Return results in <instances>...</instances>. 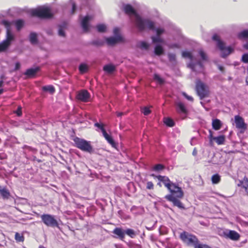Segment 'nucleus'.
I'll return each instance as SVG.
<instances>
[{
  "label": "nucleus",
  "mask_w": 248,
  "mask_h": 248,
  "mask_svg": "<svg viewBox=\"0 0 248 248\" xmlns=\"http://www.w3.org/2000/svg\"><path fill=\"white\" fill-rule=\"evenodd\" d=\"M124 13L128 15H134L135 16L136 26L140 31L146 29L154 31L155 30L154 22L147 19L141 18L136 13L133 7L130 4H126L124 6Z\"/></svg>",
  "instance_id": "f257e3e1"
},
{
  "label": "nucleus",
  "mask_w": 248,
  "mask_h": 248,
  "mask_svg": "<svg viewBox=\"0 0 248 248\" xmlns=\"http://www.w3.org/2000/svg\"><path fill=\"white\" fill-rule=\"evenodd\" d=\"M32 16L37 17L41 19H49L53 17L49 8L47 7H39L31 10Z\"/></svg>",
  "instance_id": "f03ea898"
},
{
  "label": "nucleus",
  "mask_w": 248,
  "mask_h": 248,
  "mask_svg": "<svg viewBox=\"0 0 248 248\" xmlns=\"http://www.w3.org/2000/svg\"><path fill=\"white\" fill-rule=\"evenodd\" d=\"M213 40L217 42V46L221 52V56L225 58L233 51V49L231 46H226L225 43L220 40L218 35L215 34L213 37Z\"/></svg>",
  "instance_id": "7ed1b4c3"
},
{
  "label": "nucleus",
  "mask_w": 248,
  "mask_h": 248,
  "mask_svg": "<svg viewBox=\"0 0 248 248\" xmlns=\"http://www.w3.org/2000/svg\"><path fill=\"white\" fill-rule=\"evenodd\" d=\"M181 239L188 246H193L195 248L200 244L197 237L186 232H184L180 234Z\"/></svg>",
  "instance_id": "20e7f679"
},
{
  "label": "nucleus",
  "mask_w": 248,
  "mask_h": 248,
  "mask_svg": "<svg viewBox=\"0 0 248 248\" xmlns=\"http://www.w3.org/2000/svg\"><path fill=\"white\" fill-rule=\"evenodd\" d=\"M195 88L196 92L201 99L209 96L210 92L208 86L200 79L196 80Z\"/></svg>",
  "instance_id": "39448f33"
},
{
  "label": "nucleus",
  "mask_w": 248,
  "mask_h": 248,
  "mask_svg": "<svg viewBox=\"0 0 248 248\" xmlns=\"http://www.w3.org/2000/svg\"><path fill=\"white\" fill-rule=\"evenodd\" d=\"M74 141L76 147L81 150L90 153L93 152V148L90 141L78 137L74 139Z\"/></svg>",
  "instance_id": "423d86ee"
},
{
  "label": "nucleus",
  "mask_w": 248,
  "mask_h": 248,
  "mask_svg": "<svg viewBox=\"0 0 248 248\" xmlns=\"http://www.w3.org/2000/svg\"><path fill=\"white\" fill-rule=\"evenodd\" d=\"M41 218L43 223L47 226L50 227H58L59 224L54 216L49 214H43Z\"/></svg>",
  "instance_id": "0eeeda50"
},
{
  "label": "nucleus",
  "mask_w": 248,
  "mask_h": 248,
  "mask_svg": "<svg viewBox=\"0 0 248 248\" xmlns=\"http://www.w3.org/2000/svg\"><path fill=\"white\" fill-rule=\"evenodd\" d=\"M223 235L225 238H229L233 241L238 240L240 236L236 232L228 230L223 232Z\"/></svg>",
  "instance_id": "6e6552de"
},
{
  "label": "nucleus",
  "mask_w": 248,
  "mask_h": 248,
  "mask_svg": "<svg viewBox=\"0 0 248 248\" xmlns=\"http://www.w3.org/2000/svg\"><path fill=\"white\" fill-rule=\"evenodd\" d=\"M234 120L237 128L243 130V131H241L242 132L246 130L247 128V124L245 123L243 119L241 117L236 115L234 117Z\"/></svg>",
  "instance_id": "1a4fd4ad"
},
{
  "label": "nucleus",
  "mask_w": 248,
  "mask_h": 248,
  "mask_svg": "<svg viewBox=\"0 0 248 248\" xmlns=\"http://www.w3.org/2000/svg\"><path fill=\"white\" fill-rule=\"evenodd\" d=\"M90 97V93L85 90L79 91L76 96V98L78 100L85 102H88L89 100Z\"/></svg>",
  "instance_id": "9d476101"
},
{
  "label": "nucleus",
  "mask_w": 248,
  "mask_h": 248,
  "mask_svg": "<svg viewBox=\"0 0 248 248\" xmlns=\"http://www.w3.org/2000/svg\"><path fill=\"white\" fill-rule=\"evenodd\" d=\"M209 139L210 143H212V140H215L218 145H221L224 143L225 140V137L224 135H220L219 136L215 137L213 136V132L211 131H209Z\"/></svg>",
  "instance_id": "9b49d317"
},
{
  "label": "nucleus",
  "mask_w": 248,
  "mask_h": 248,
  "mask_svg": "<svg viewBox=\"0 0 248 248\" xmlns=\"http://www.w3.org/2000/svg\"><path fill=\"white\" fill-rule=\"evenodd\" d=\"M165 198L168 201L171 202L174 206H176L180 209H185L183 203L180 202V201L176 198L173 195H167L166 196Z\"/></svg>",
  "instance_id": "f8f14e48"
},
{
  "label": "nucleus",
  "mask_w": 248,
  "mask_h": 248,
  "mask_svg": "<svg viewBox=\"0 0 248 248\" xmlns=\"http://www.w3.org/2000/svg\"><path fill=\"white\" fill-rule=\"evenodd\" d=\"M106 40L108 45L113 46L119 42H122L123 41V37L121 36L110 37L107 38Z\"/></svg>",
  "instance_id": "ddd939ff"
},
{
  "label": "nucleus",
  "mask_w": 248,
  "mask_h": 248,
  "mask_svg": "<svg viewBox=\"0 0 248 248\" xmlns=\"http://www.w3.org/2000/svg\"><path fill=\"white\" fill-rule=\"evenodd\" d=\"M92 17L89 16H86L81 21V27L85 32H87L89 29V21Z\"/></svg>",
  "instance_id": "4468645a"
},
{
  "label": "nucleus",
  "mask_w": 248,
  "mask_h": 248,
  "mask_svg": "<svg viewBox=\"0 0 248 248\" xmlns=\"http://www.w3.org/2000/svg\"><path fill=\"white\" fill-rule=\"evenodd\" d=\"M39 67H36L34 68L28 69L24 73V75L27 76L29 78L34 77L36 74L40 71Z\"/></svg>",
  "instance_id": "2eb2a0df"
},
{
  "label": "nucleus",
  "mask_w": 248,
  "mask_h": 248,
  "mask_svg": "<svg viewBox=\"0 0 248 248\" xmlns=\"http://www.w3.org/2000/svg\"><path fill=\"white\" fill-rule=\"evenodd\" d=\"M157 178L159 181L162 182L165 186H166L168 188H169V187L170 186V185L173 184L170 181L168 177L166 176L159 175L157 176Z\"/></svg>",
  "instance_id": "dca6fc26"
},
{
  "label": "nucleus",
  "mask_w": 248,
  "mask_h": 248,
  "mask_svg": "<svg viewBox=\"0 0 248 248\" xmlns=\"http://www.w3.org/2000/svg\"><path fill=\"white\" fill-rule=\"evenodd\" d=\"M14 40V36L11 32V31H6V39L3 41L10 46L12 41H13Z\"/></svg>",
  "instance_id": "f3484780"
},
{
  "label": "nucleus",
  "mask_w": 248,
  "mask_h": 248,
  "mask_svg": "<svg viewBox=\"0 0 248 248\" xmlns=\"http://www.w3.org/2000/svg\"><path fill=\"white\" fill-rule=\"evenodd\" d=\"M103 70L108 74H111L116 70V66L112 64H106L104 66Z\"/></svg>",
  "instance_id": "a211bd4d"
},
{
  "label": "nucleus",
  "mask_w": 248,
  "mask_h": 248,
  "mask_svg": "<svg viewBox=\"0 0 248 248\" xmlns=\"http://www.w3.org/2000/svg\"><path fill=\"white\" fill-rule=\"evenodd\" d=\"M113 233L116 235H117L118 237L121 240H123L125 236V231H124L122 229L120 228H115L113 231Z\"/></svg>",
  "instance_id": "6ab92c4d"
},
{
  "label": "nucleus",
  "mask_w": 248,
  "mask_h": 248,
  "mask_svg": "<svg viewBox=\"0 0 248 248\" xmlns=\"http://www.w3.org/2000/svg\"><path fill=\"white\" fill-rule=\"evenodd\" d=\"M103 135L105 139L108 141V142L111 144L113 147L114 146L115 142L111 136H110L106 131L105 130H103L102 132Z\"/></svg>",
  "instance_id": "aec40b11"
},
{
  "label": "nucleus",
  "mask_w": 248,
  "mask_h": 248,
  "mask_svg": "<svg viewBox=\"0 0 248 248\" xmlns=\"http://www.w3.org/2000/svg\"><path fill=\"white\" fill-rule=\"evenodd\" d=\"M42 90L44 92H48L50 94H53L55 92V88L52 85L44 86L42 87Z\"/></svg>",
  "instance_id": "412c9836"
},
{
  "label": "nucleus",
  "mask_w": 248,
  "mask_h": 248,
  "mask_svg": "<svg viewBox=\"0 0 248 248\" xmlns=\"http://www.w3.org/2000/svg\"><path fill=\"white\" fill-rule=\"evenodd\" d=\"M29 39L31 44H36L37 43V35L35 32H31L30 34Z\"/></svg>",
  "instance_id": "4be33fe9"
},
{
  "label": "nucleus",
  "mask_w": 248,
  "mask_h": 248,
  "mask_svg": "<svg viewBox=\"0 0 248 248\" xmlns=\"http://www.w3.org/2000/svg\"><path fill=\"white\" fill-rule=\"evenodd\" d=\"M0 193L4 198H8L10 196V193L5 188L2 187L0 186Z\"/></svg>",
  "instance_id": "5701e85b"
},
{
  "label": "nucleus",
  "mask_w": 248,
  "mask_h": 248,
  "mask_svg": "<svg viewBox=\"0 0 248 248\" xmlns=\"http://www.w3.org/2000/svg\"><path fill=\"white\" fill-rule=\"evenodd\" d=\"M212 126L215 130H219L221 126L220 121L218 119L213 120L212 122Z\"/></svg>",
  "instance_id": "b1692460"
},
{
  "label": "nucleus",
  "mask_w": 248,
  "mask_h": 248,
  "mask_svg": "<svg viewBox=\"0 0 248 248\" xmlns=\"http://www.w3.org/2000/svg\"><path fill=\"white\" fill-rule=\"evenodd\" d=\"M177 192L173 194H170V195H173L177 199H181L183 197L184 193L181 188H176Z\"/></svg>",
  "instance_id": "393cba45"
},
{
  "label": "nucleus",
  "mask_w": 248,
  "mask_h": 248,
  "mask_svg": "<svg viewBox=\"0 0 248 248\" xmlns=\"http://www.w3.org/2000/svg\"><path fill=\"white\" fill-rule=\"evenodd\" d=\"M163 47L160 45L156 46L155 48V55L160 56L163 53Z\"/></svg>",
  "instance_id": "a878e982"
},
{
  "label": "nucleus",
  "mask_w": 248,
  "mask_h": 248,
  "mask_svg": "<svg viewBox=\"0 0 248 248\" xmlns=\"http://www.w3.org/2000/svg\"><path fill=\"white\" fill-rule=\"evenodd\" d=\"M164 123L168 126L172 127L174 125V122L170 118H164Z\"/></svg>",
  "instance_id": "bb28decb"
},
{
  "label": "nucleus",
  "mask_w": 248,
  "mask_h": 248,
  "mask_svg": "<svg viewBox=\"0 0 248 248\" xmlns=\"http://www.w3.org/2000/svg\"><path fill=\"white\" fill-rule=\"evenodd\" d=\"M24 21L22 19H18L16 21L15 25L17 31H20L24 26Z\"/></svg>",
  "instance_id": "cd10ccee"
},
{
  "label": "nucleus",
  "mask_w": 248,
  "mask_h": 248,
  "mask_svg": "<svg viewBox=\"0 0 248 248\" xmlns=\"http://www.w3.org/2000/svg\"><path fill=\"white\" fill-rule=\"evenodd\" d=\"M211 180L213 184H218L220 181V176L217 174H214L212 176Z\"/></svg>",
  "instance_id": "c85d7f7f"
},
{
  "label": "nucleus",
  "mask_w": 248,
  "mask_h": 248,
  "mask_svg": "<svg viewBox=\"0 0 248 248\" xmlns=\"http://www.w3.org/2000/svg\"><path fill=\"white\" fill-rule=\"evenodd\" d=\"M238 37L240 39H247L248 38V30H244L240 32Z\"/></svg>",
  "instance_id": "c756f323"
},
{
  "label": "nucleus",
  "mask_w": 248,
  "mask_h": 248,
  "mask_svg": "<svg viewBox=\"0 0 248 248\" xmlns=\"http://www.w3.org/2000/svg\"><path fill=\"white\" fill-rule=\"evenodd\" d=\"M88 66L85 64L82 63L80 64V65L79 66V70L81 74H84L87 72L88 71Z\"/></svg>",
  "instance_id": "7c9ffc66"
},
{
  "label": "nucleus",
  "mask_w": 248,
  "mask_h": 248,
  "mask_svg": "<svg viewBox=\"0 0 248 248\" xmlns=\"http://www.w3.org/2000/svg\"><path fill=\"white\" fill-rule=\"evenodd\" d=\"M177 113L182 119H184L187 114V109H177Z\"/></svg>",
  "instance_id": "2f4dec72"
},
{
  "label": "nucleus",
  "mask_w": 248,
  "mask_h": 248,
  "mask_svg": "<svg viewBox=\"0 0 248 248\" xmlns=\"http://www.w3.org/2000/svg\"><path fill=\"white\" fill-rule=\"evenodd\" d=\"M125 231V233H126L127 235H128L131 238L134 237L136 235L135 232L132 229H128L126 231Z\"/></svg>",
  "instance_id": "473e14b6"
},
{
  "label": "nucleus",
  "mask_w": 248,
  "mask_h": 248,
  "mask_svg": "<svg viewBox=\"0 0 248 248\" xmlns=\"http://www.w3.org/2000/svg\"><path fill=\"white\" fill-rule=\"evenodd\" d=\"M9 47L4 42L0 43V52L5 51Z\"/></svg>",
  "instance_id": "72a5a7b5"
},
{
  "label": "nucleus",
  "mask_w": 248,
  "mask_h": 248,
  "mask_svg": "<svg viewBox=\"0 0 248 248\" xmlns=\"http://www.w3.org/2000/svg\"><path fill=\"white\" fill-rule=\"evenodd\" d=\"M176 188H180L176 186L174 184H172L169 187L168 189L170 191L171 194H173L177 192Z\"/></svg>",
  "instance_id": "f704fd0d"
},
{
  "label": "nucleus",
  "mask_w": 248,
  "mask_h": 248,
  "mask_svg": "<svg viewBox=\"0 0 248 248\" xmlns=\"http://www.w3.org/2000/svg\"><path fill=\"white\" fill-rule=\"evenodd\" d=\"M242 187L245 188L246 192L248 194V179L247 177H245L242 180Z\"/></svg>",
  "instance_id": "c9c22d12"
},
{
  "label": "nucleus",
  "mask_w": 248,
  "mask_h": 248,
  "mask_svg": "<svg viewBox=\"0 0 248 248\" xmlns=\"http://www.w3.org/2000/svg\"><path fill=\"white\" fill-rule=\"evenodd\" d=\"M154 79L157 81L160 84H162L164 82V80L158 74H155L154 76Z\"/></svg>",
  "instance_id": "e433bc0d"
},
{
  "label": "nucleus",
  "mask_w": 248,
  "mask_h": 248,
  "mask_svg": "<svg viewBox=\"0 0 248 248\" xmlns=\"http://www.w3.org/2000/svg\"><path fill=\"white\" fill-rule=\"evenodd\" d=\"M96 28L98 32H104L106 31V26L104 24H99L96 26Z\"/></svg>",
  "instance_id": "4c0bfd02"
},
{
  "label": "nucleus",
  "mask_w": 248,
  "mask_h": 248,
  "mask_svg": "<svg viewBox=\"0 0 248 248\" xmlns=\"http://www.w3.org/2000/svg\"><path fill=\"white\" fill-rule=\"evenodd\" d=\"M15 239L17 242H23L24 238V236L22 235H21L18 232H16L15 234Z\"/></svg>",
  "instance_id": "58836bf2"
},
{
  "label": "nucleus",
  "mask_w": 248,
  "mask_h": 248,
  "mask_svg": "<svg viewBox=\"0 0 248 248\" xmlns=\"http://www.w3.org/2000/svg\"><path fill=\"white\" fill-rule=\"evenodd\" d=\"M1 23L5 26V27L6 28L7 31H10V26L11 25V23L5 20H3L2 21Z\"/></svg>",
  "instance_id": "ea45409f"
},
{
  "label": "nucleus",
  "mask_w": 248,
  "mask_h": 248,
  "mask_svg": "<svg viewBox=\"0 0 248 248\" xmlns=\"http://www.w3.org/2000/svg\"><path fill=\"white\" fill-rule=\"evenodd\" d=\"M152 39L154 43L163 42V40L160 38L158 36H157V37L152 36Z\"/></svg>",
  "instance_id": "a19ab883"
},
{
  "label": "nucleus",
  "mask_w": 248,
  "mask_h": 248,
  "mask_svg": "<svg viewBox=\"0 0 248 248\" xmlns=\"http://www.w3.org/2000/svg\"><path fill=\"white\" fill-rule=\"evenodd\" d=\"M182 56L185 58H188L190 60L192 59L193 56L191 53L188 51H184L182 53Z\"/></svg>",
  "instance_id": "79ce46f5"
},
{
  "label": "nucleus",
  "mask_w": 248,
  "mask_h": 248,
  "mask_svg": "<svg viewBox=\"0 0 248 248\" xmlns=\"http://www.w3.org/2000/svg\"><path fill=\"white\" fill-rule=\"evenodd\" d=\"M169 60L171 62H174L176 61V55L173 53L168 54Z\"/></svg>",
  "instance_id": "37998d69"
},
{
  "label": "nucleus",
  "mask_w": 248,
  "mask_h": 248,
  "mask_svg": "<svg viewBox=\"0 0 248 248\" xmlns=\"http://www.w3.org/2000/svg\"><path fill=\"white\" fill-rule=\"evenodd\" d=\"M199 53L202 60L206 61L207 60V57L203 50H200Z\"/></svg>",
  "instance_id": "c03bdc74"
},
{
  "label": "nucleus",
  "mask_w": 248,
  "mask_h": 248,
  "mask_svg": "<svg viewBox=\"0 0 248 248\" xmlns=\"http://www.w3.org/2000/svg\"><path fill=\"white\" fill-rule=\"evenodd\" d=\"M140 47L141 48L148 49L149 48V45L145 42H141L140 43Z\"/></svg>",
  "instance_id": "a18cd8bd"
},
{
  "label": "nucleus",
  "mask_w": 248,
  "mask_h": 248,
  "mask_svg": "<svg viewBox=\"0 0 248 248\" xmlns=\"http://www.w3.org/2000/svg\"><path fill=\"white\" fill-rule=\"evenodd\" d=\"M58 33L59 35L61 36L64 37L65 36V33L62 26H60L59 27Z\"/></svg>",
  "instance_id": "49530a36"
},
{
  "label": "nucleus",
  "mask_w": 248,
  "mask_h": 248,
  "mask_svg": "<svg viewBox=\"0 0 248 248\" xmlns=\"http://www.w3.org/2000/svg\"><path fill=\"white\" fill-rule=\"evenodd\" d=\"M242 61L244 63H248V53L244 54L242 56Z\"/></svg>",
  "instance_id": "de8ad7c7"
},
{
  "label": "nucleus",
  "mask_w": 248,
  "mask_h": 248,
  "mask_svg": "<svg viewBox=\"0 0 248 248\" xmlns=\"http://www.w3.org/2000/svg\"><path fill=\"white\" fill-rule=\"evenodd\" d=\"M156 35L159 36L164 32V30L162 28H157L156 29Z\"/></svg>",
  "instance_id": "09e8293b"
},
{
  "label": "nucleus",
  "mask_w": 248,
  "mask_h": 248,
  "mask_svg": "<svg viewBox=\"0 0 248 248\" xmlns=\"http://www.w3.org/2000/svg\"><path fill=\"white\" fill-rule=\"evenodd\" d=\"M92 44L94 45H95V46H100L103 45V42L102 41L96 40V41H93Z\"/></svg>",
  "instance_id": "8fccbe9b"
},
{
  "label": "nucleus",
  "mask_w": 248,
  "mask_h": 248,
  "mask_svg": "<svg viewBox=\"0 0 248 248\" xmlns=\"http://www.w3.org/2000/svg\"><path fill=\"white\" fill-rule=\"evenodd\" d=\"M94 126L95 127H97L98 128H99L101 130L102 132H103V130H105V129H104V128L103 127V125L101 124H100L98 123H95L94 124Z\"/></svg>",
  "instance_id": "3c124183"
},
{
  "label": "nucleus",
  "mask_w": 248,
  "mask_h": 248,
  "mask_svg": "<svg viewBox=\"0 0 248 248\" xmlns=\"http://www.w3.org/2000/svg\"><path fill=\"white\" fill-rule=\"evenodd\" d=\"M163 169V166L161 164H157L154 167V170H160Z\"/></svg>",
  "instance_id": "603ef678"
},
{
  "label": "nucleus",
  "mask_w": 248,
  "mask_h": 248,
  "mask_svg": "<svg viewBox=\"0 0 248 248\" xmlns=\"http://www.w3.org/2000/svg\"><path fill=\"white\" fill-rule=\"evenodd\" d=\"M146 188L148 189H153L154 188V185L152 182H148L147 183Z\"/></svg>",
  "instance_id": "864d4df0"
},
{
  "label": "nucleus",
  "mask_w": 248,
  "mask_h": 248,
  "mask_svg": "<svg viewBox=\"0 0 248 248\" xmlns=\"http://www.w3.org/2000/svg\"><path fill=\"white\" fill-rule=\"evenodd\" d=\"M141 112L144 114V115H148L151 113V109H142Z\"/></svg>",
  "instance_id": "5fc2aeb1"
},
{
  "label": "nucleus",
  "mask_w": 248,
  "mask_h": 248,
  "mask_svg": "<svg viewBox=\"0 0 248 248\" xmlns=\"http://www.w3.org/2000/svg\"><path fill=\"white\" fill-rule=\"evenodd\" d=\"M18 116H20L22 115V109H16L14 111Z\"/></svg>",
  "instance_id": "6e6d98bb"
},
{
  "label": "nucleus",
  "mask_w": 248,
  "mask_h": 248,
  "mask_svg": "<svg viewBox=\"0 0 248 248\" xmlns=\"http://www.w3.org/2000/svg\"><path fill=\"white\" fill-rule=\"evenodd\" d=\"M120 30L118 28H115L113 30V33L117 36H118V34L119 33Z\"/></svg>",
  "instance_id": "4d7b16f0"
},
{
  "label": "nucleus",
  "mask_w": 248,
  "mask_h": 248,
  "mask_svg": "<svg viewBox=\"0 0 248 248\" xmlns=\"http://www.w3.org/2000/svg\"><path fill=\"white\" fill-rule=\"evenodd\" d=\"M196 248H211L210 247L206 245L199 244Z\"/></svg>",
  "instance_id": "13d9d810"
},
{
  "label": "nucleus",
  "mask_w": 248,
  "mask_h": 248,
  "mask_svg": "<svg viewBox=\"0 0 248 248\" xmlns=\"http://www.w3.org/2000/svg\"><path fill=\"white\" fill-rule=\"evenodd\" d=\"M178 106L179 107V108H185V106L184 104L182 102H179L177 104Z\"/></svg>",
  "instance_id": "bf43d9fd"
},
{
  "label": "nucleus",
  "mask_w": 248,
  "mask_h": 248,
  "mask_svg": "<svg viewBox=\"0 0 248 248\" xmlns=\"http://www.w3.org/2000/svg\"><path fill=\"white\" fill-rule=\"evenodd\" d=\"M184 95L185 96V97L189 101H192L193 99L192 98V97L191 96H188V95H187L186 93H184Z\"/></svg>",
  "instance_id": "052dcab7"
},
{
  "label": "nucleus",
  "mask_w": 248,
  "mask_h": 248,
  "mask_svg": "<svg viewBox=\"0 0 248 248\" xmlns=\"http://www.w3.org/2000/svg\"><path fill=\"white\" fill-rule=\"evenodd\" d=\"M20 67V64L19 62H17L16 63V64H15V70H18Z\"/></svg>",
  "instance_id": "680f3d73"
},
{
  "label": "nucleus",
  "mask_w": 248,
  "mask_h": 248,
  "mask_svg": "<svg viewBox=\"0 0 248 248\" xmlns=\"http://www.w3.org/2000/svg\"><path fill=\"white\" fill-rule=\"evenodd\" d=\"M76 5L75 3H73L72 4V14H74L76 11Z\"/></svg>",
  "instance_id": "e2e57ef3"
},
{
  "label": "nucleus",
  "mask_w": 248,
  "mask_h": 248,
  "mask_svg": "<svg viewBox=\"0 0 248 248\" xmlns=\"http://www.w3.org/2000/svg\"><path fill=\"white\" fill-rule=\"evenodd\" d=\"M218 69L221 71V72H223L224 71V68L223 67V66H221V65H218Z\"/></svg>",
  "instance_id": "0e129e2a"
},
{
  "label": "nucleus",
  "mask_w": 248,
  "mask_h": 248,
  "mask_svg": "<svg viewBox=\"0 0 248 248\" xmlns=\"http://www.w3.org/2000/svg\"><path fill=\"white\" fill-rule=\"evenodd\" d=\"M247 76L246 77V83L248 84V67L247 69Z\"/></svg>",
  "instance_id": "69168bd1"
},
{
  "label": "nucleus",
  "mask_w": 248,
  "mask_h": 248,
  "mask_svg": "<svg viewBox=\"0 0 248 248\" xmlns=\"http://www.w3.org/2000/svg\"><path fill=\"white\" fill-rule=\"evenodd\" d=\"M237 186H243L242 181H240L239 183L237 184Z\"/></svg>",
  "instance_id": "338daca9"
},
{
  "label": "nucleus",
  "mask_w": 248,
  "mask_h": 248,
  "mask_svg": "<svg viewBox=\"0 0 248 248\" xmlns=\"http://www.w3.org/2000/svg\"><path fill=\"white\" fill-rule=\"evenodd\" d=\"M116 114H117V116L120 117V116H121L123 114V113L122 112H117Z\"/></svg>",
  "instance_id": "774afa93"
}]
</instances>
